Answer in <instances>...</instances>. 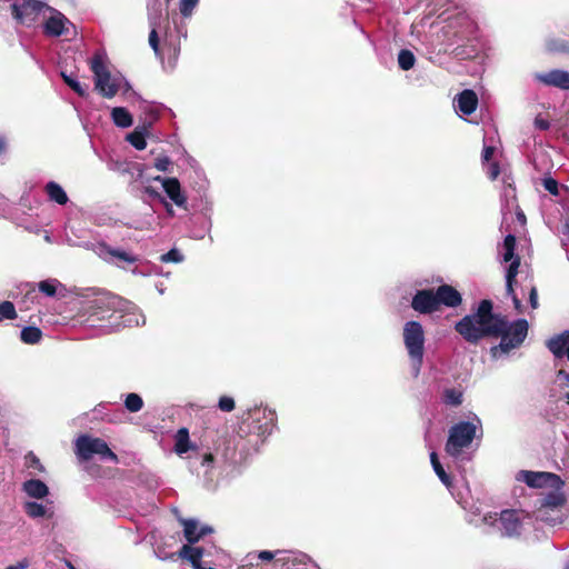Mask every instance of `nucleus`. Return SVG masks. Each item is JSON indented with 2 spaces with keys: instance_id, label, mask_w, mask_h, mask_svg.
<instances>
[{
  "instance_id": "1",
  "label": "nucleus",
  "mask_w": 569,
  "mask_h": 569,
  "mask_svg": "<svg viewBox=\"0 0 569 569\" xmlns=\"http://www.w3.org/2000/svg\"><path fill=\"white\" fill-rule=\"evenodd\" d=\"M503 317L492 312V302L482 300L477 310L455 325V330L469 343H478L486 337H499L503 330Z\"/></svg>"
},
{
  "instance_id": "2",
  "label": "nucleus",
  "mask_w": 569,
  "mask_h": 569,
  "mask_svg": "<svg viewBox=\"0 0 569 569\" xmlns=\"http://www.w3.org/2000/svg\"><path fill=\"white\" fill-rule=\"evenodd\" d=\"M482 437V422L477 415H473L469 421H460L449 429L446 442V452L458 458L465 448H468L473 439Z\"/></svg>"
},
{
  "instance_id": "3",
  "label": "nucleus",
  "mask_w": 569,
  "mask_h": 569,
  "mask_svg": "<svg viewBox=\"0 0 569 569\" xmlns=\"http://www.w3.org/2000/svg\"><path fill=\"white\" fill-rule=\"evenodd\" d=\"M403 343L411 361L413 376L420 372L425 355V330L420 322L411 320L405 323L402 331Z\"/></svg>"
},
{
  "instance_id": "4",
  "label": "nucleus",
  "mask_w": 569,
  "mask_h": 569,
  "mask_svg": "<svg viewBox=\"0 0 569 569\" xmlns=\"http://www.w3.org/2000/svg\"><path fill=\"white\" fill-rule=\"evenodd\" d=\"M503 330L499 335L500 343L490 349L491 356L498 359L501 355L508 353L512 349L518 348L527 337L528 322L525 319H518L509 323L503 317Z\"/></svg>"
},
{
  "instance_id": "5",
  "label": "nucleus",
  "mask_w": 569,
  "mask_h": 569,
  "mask_svg": "<svg viewBox=\"0 0 569 569\" xmlns=\"http://www.w3.org/2000/svg\"><path fill=\"white\" fill-rule=\"evenodd\" d=\"M565 496L559 491H551L539 500V506L535 511V518L550 526L559 525L563 521Z\"/></svg>"
},
{
  "instance_id": "6",
  "label": "nucleus",
  "mask_w": 569,
  "mask_h": 569,
  "mask_svg": "<svg viewBox=\"0 0 569 569\" xmlns=\"http://www.w3.org/2000/svg\"><path fill=\"white\" fill-rule=\"evenodd\" d=\"M242 421L239 426L238 433L244 437L249 433H256L263 436L270 433L273 428V413L269 412L264 408L249 409L242 415Z\"/></svg>"
},
{
  "instance_id": "7",
  "label": "nucleus",
  "mask_w": 569,
  "mask_h": 569,
  "mask_svg": "<svg viewBox=\"0 0 569 569\" xmlns=\"http://www.w3.org/2000/svg\"><path fill=\"white\" fill-rule=\"evenodd\" d=\"M76 455L81 461L90 460L94 455L101 459H109L118 463V456L109 448L108 443L101 438H93L88 435H81L76 440Z\"/></svg>"
},
{
  "instance_id": "8",
  "label": "nucleus",
  "mask_w": 569,
  "mask_h": 569,
  "mask_svg": "<svg viewBox=\"0 0 569 569\" xmlns=\"http://www.w3.org/2000/svg\"><path fill=\"white\" fill-rule=\"evenodd\" d=\"M90 69L94 76V87L104 98H112L119 91V84L111 78L100 53H94L90 61Z\"/></svg>"
},
{
  "instance_id": "9",
  "label": "nucleus",
  "mask_w": 569,
  "mask_h": 569,
  "mask_svg": "<svg viewBox=\"0 0 569 569\" xmlns=\"http://www.w3.org/2000/svg\"><path fill=\"white\" fill-rule=\"evenodd\" d=\"M516 237L513 234L506 236L501 246L502 262H510L506 270V290L512 293V283L518 274L520 258L515 253Z\"/></svg>"
},
{
  "instance_id": "10",
  "label": "nucleus",
  "mask_w": 569,
  "mask_h": 569,
  "mask_svg": "<svg viewBox=\"0 0 569 569\" xmlns=\"http://www.w3.org/2000/svg\"><path fill=\"white\" fill-rule=\"evenodd\" d=\"M525 518L526 516L523 511L506 509L500 512L495 527L499 525L498 529L500 530L501 536L516 538L522 532Z\"/></svg>"
},
{
  "instance_id": "11",
  "label": "nucleus",
  "mask_w": 569,
  "mask_h": 569,
  "mask_svg": "<svg viewBox=\"0 0 569 569\" xmlns=\"http://www.w3.org/2000/svg\"><path fill=\"white\" fill-rule=\"evenodd\" d=\"M46 8V3L39 0H23L21 4H11V13L13 19L21 24L33 23L41 11Z\"/></svg>"
},
{
  "instance_id": "12",
  "label": "nucleus",
  "mask_w": 569,
  "mask_h": 569,
  "mask_svg": "<svg viewBox=\"0 0 569 569\" xmlns=\"http://www.w3.org/2000/svg\"><path fill=\"white\" fill-rule=\"evenodd\" d=\"M518 481L527 483L531 488L556 487L562 485L560 478L549 472L519 471L516 476Z\"/></svg>"
},
{
  "instance_id": "13",
  "label": "nucleus",
  "mask_w": 569,
  "mask_h": 569,
  "mask_svg": "<svg viewBox=\"0 0 569 569\" xmlns=\"http://www.w3.org/2000/svg\"><path fill=\"white\" fill-rule=\"evenodd\" d=\"M411 308L420 315H430L438 311V300L432 289L418 290L411 300Z\"/></svg>"
},
{
  "instance_id": "14",
  "label": "nucleus",
  "mask_w": 569,
  "mask_h": 569,
  "mask_svg": "<svg viewBox=\"0 0 569 569\" xmlns=\"http://www.w3.org/2000/svg\"><path fill=\"white\" fill-rule=\"evenodd\" d=\"M533 79L549 87H555L561 90L569 89V71L553 69L547 72H537Z\"/></svg>"
},
{
  "instance_id": "15",
  "label": "nucleus",
  "mask_w": 569,
  "mask_h": 569,
  "mask_svg": "<svg viewBox=\"0 0 569 569\" xmlns=\"http://www.w3.org/2000/svg\"><path fill=\"white\" fill-rule=\"evenodd\" d=\"M467 510V521L477 527V528H485V527H495L498 521V515L488 512V513H481L480 509L478 507L471 506L469 509L467 507H463Z\"/></svg>"
},
{
  "instance_id": "16",
  "label": "nucleus",
  "mask_w": 569,
  "mask_h": 569,
  "mask_svg": "<svg viewBox=\"0 0 569 569\" xmlns=\"http://www.w3.org/2000/svg\"><path fill=\"white\" fill-rule=\"evenodd\" d=\"M436 300H438V309L443 305L449 308H456L461 305V295L449 284H441L435 291Z\"/></svg>"
},
{
  "instance_id": "17",
  "label": "nucleus",
  "mask_w": 569,
  "mask_h": 569,
  "mask_svg": "<svg viewBox=\"0 0 569 569\" xmlns=\"http://www.w3.org/2000/svg\"><path fill=\"white\" fill-rule=\"evenodd\" d=\"M156 180L162 182V187L167 196L174 202V204L178 207H183L186 204L187 199L181 192V186L177 178L157 177Z\"/></svg>"
},
{
  "instance_id": "18",
  "label": "nucleus",
  "mask_w": 569,
  "mask_h": 569,
  "mask_svg": "<svg viewBox=\"0 0 569 569\" xmlns=\"http://www.w3.org/2000/svg\"><path fill=\"white\" fill-rule=\"evenodd\" d=\"M455 103L458 112L469 116L478 106V97L472 90L466 89L457 96Z\"/></svg>"
},
{
  "instance_id": "19",
  "label": "nucleus",
  "mask_w": 569,
  "mask_h": 569,
  "mask_svg": "<svg viewBox=\"0 0 569 569\" xmlns=\"http://www.w3.org/2000/svg\"><path fill=\"white\" fill-rule=\"evenodd\" d=\"M66 23L69 20L59 11L50 17L44 23V33L50 37H60L66 33Z\"/></svg>"
},
{
  "instance_id": "20",
  "label": "nucleus",
  "mask_w": 569,
  "mask_h": 569,
  "mask_svg": "<svg viewBox=\"0 0 569 569\" xmlns=\"http://www.w3.org/2000/svg\"><path fill=\"white\" fill-rule=\"evenodd\" d=\"M569 346V330L563 331L550 338L547 342L548 349L553 353L555 357L561 358L565 356V351Z\"/></svg>"
},
{
  "instance_id": "21",
  "label": "nucleus",
  "mask_w": 569,
  "mask_h": 569,
  "mask_svg": "<svg viewBox=\"0 0 569 569\" xmlns=\"http://www.w3.org/2000/svg\"><path fill=\"white\" fill-rule=\"evenodd\" d=\"M23 490L29 497L36 499H42L49 493L48 486L39 479L27 480L23 483Z\"/></svg>"
},
{
  "instance_id": "22",
  "label": "nucleus",
  "mask_w": 569,
  "mask_h": 569,
  "mask_svg": "<svg viewBox=\"0 0 569 569\" xmlns=\"http://www.w3.org/2000/svg\"><path fill=\"white\" fill-rule=\"evenodd\" d=\"M44 190H46L49 199L51 201L57 202L58 204L63 206L69 201V198H68L66 191L63 190V188L54 181L48 182L44 187Z\"/></svg>"
},
{
  "instance_id": "23",
  "label": "nucleus",
  "mask_w": 569,
  "mask_h": 569,
  "mask_svg": "<svg viewBox=\"0 0 569 569\" xmlns=\"http://www.w3.org/2000/svg\"><path fill=\"white\" fill-rule=\"evenodd\" d=\"M111 118L119 128H129L133 123L131 113L124 107H114L111 110Z\"/></svg>"
},
{
  "instance_id": "24",
  "label": "nucleus",
  "mask_w": 569,
  "mask_h": 569,
  "mask_svg": "<svg viewBox=\"0 0 569 569\" xmlns=\"http://www.w3.org/2000/svg\"><path fill=\"white\" fill-rule=\"evenodd\" d=\"M183 526V535L188 543L193 545L201 539L199 533L198 522L193 519H181Z\"/></svg>"
},
{
  "instance_id": "25",
  "label": "nucleus",
  "mask_w": 569,
  "mask_h": 569,
  "mask_svg": "<svg viewBox=\"0 0 569 569\" xmlns=\"http://www.w3.org/2000/svg\"><path fill=\"white\" fill-rule=\"evenodd\" d=\"M284 553L283 551L277 550V551H269V550H262L259 551L256 557L258 560L261 561H273V567L276 568H282L289 562L288 557H278L279 555Z\"/></svg>"
},
{
  "instance_id": "26",
  "label": "nucleus",
  "mask_w": 569,
  "mask_h": 569,
  "mask_svg": "<svg viewBox=\"0 0 569 569\" xmlns=\"http://www.w3.org/2000/svg\"><path fill=\"white\" fill-rule=\"evenodd\" d=\"M192 448L189 431L187 428H181L176 433L174 450L178 455L188 452Z\"/></svg>"
},
{
  "instance_id": "27",
  "label": "nucleus",
  "mask_w": 569,
  "mask_h": 569,
  "mask_svg": "<svg viewBox=\"0 0 569 569\" xmlns=\"http://www.w3.org/2000/svg\"><path fill=\"white\" fill-rule=\"evenodd\" d=\"M61 77H62L64 83L68 87H70L79 97L84 98L88 96L89 86L87 83L82 84L72 74H68L64 71L61 72Z\"/></svg>"
},
{
  "instance_id": "28",
  "label": "nucleus",
  "mask_w": 569,
  "mask_h": 569,
  "mask_svg": "<svg viewBox=\"0 0 569 569\" xmlns=\"http://www.w3.org/2000/svg\"><path fill=\"white\" fill-rule=\"evenodd\" d=\"M20 339L27 345H36L42 339V331L38 327L28 326L21 330Z\"/></svg>"
},
{
  "instance_id": "29",
  "label": "nucleus",
  "mask_w": 569,
  "mask_h": 569,
  "mask_svg": "<svg viewBox=\"0 0 569 569\" xmlns=\"http://www.w3.org/2000/svg\"><path fill=\"white\" fill-rule=\"evenodd\" d=\"M23 508H24L26 513L30 518H40V517L51 518L53 515L52 512L48 515L47 508L42 503H39L36 501H27L24 503Z\"/></svg>"
},
{
  "instance_id": "30",
  "label": "nucleus",
  "mask_w": 569,
  "mask_h": 569,
  "mask_svg": "<svg viewBox=\"0 0 569 569\" xmlns=\"http://www.w3.org/2000/svg\"><path fill=\"white\" fill-rule=\"evenodd\" d=\"M430 462H431V466L433 468V471L436 472V475L438 476V478L441 480V482L448 488L450 489L451 487V480H450V477L449 475L446 472V470L443 469L442 465L440 463L439 459H438V455L432 451L430 453Z\"/></svg>"
},
{
  "instance_id": "31",
  "label": "nucleus",
  "mask_w": 569,
  "mask_h": 569,
  "mask_svg": "<svg viewBox=\"0 0 569 569\" xmlns=\"http://www.w3.org/2000/svg\"><path fill=\"white\" fill-rule=\"evenodd\" d=\"M463 393L460 389L457 388H447L442 393V401L447 406L458 407L462 403Z\"/></svg>"
},
{
  "instance_id": "32",
  "label": "nucleus",
  "mask_w": 569,
  "mask_h": 569,
  "mask_svg": "<svg viewBox=\"0 0 569 569\" xmlns=\"http://www.w3.org/2000/svg\"><path fill=\"white\" fill-rule=\"evenodd\" d=\"M397 61L399 68L407 71L413 68L416 63V57L412 51L402 49L398 53Z\"/></svg>"
},
{
  "instance_id": "33",
  "label": "nucleus",
  "mask_w": 569,
  "mask_h": 569,
  "mask_svg": "<svg viewBox=\"0 0 569 569\" xmlns=\"http://www.w3.org/2000/svg\"><path fill=\"white\" fill-rule=\"evenodd\" d=\"M127 141L137 150H144L147 147L146 137L140 132V130H133L128 133Z\"/></svg>"
},
{
  "instance_id": "34",
  "label": "nucleus",
  "mask_w": 569,
  "mask_h": 569,
  "mask_svg": "<svg viewBox=\"0 0 569 569\" xmlns=\"http://www.w3.org/2000/svg\"><path fill=\"white\" fill-rule=\"evenodd\" d=\"M126 409L130 412H138L143 407V400L138 393H129L124 400Z\"/></svg>"
},
{
  "instance_id": "35",
  "label": "nucleus",
  "mask_w": 569,
  "mask_h": 569,
  "mask_svg": "<svg viewBox=\"0 0 569 569\" xmlns=\"http://www.w3.org/2000/svg\"><path fill=\"white\" fill-rule=\"evenodd\" d=\"M106 252L111 257L117 258L127 263H134L138 260L137 257L121 249H113L111 247H107Z\"/></svg>"
},
{
  "instance_id": "36",
  "label": "nucleus",
  "mask_w": 569,
  "mask_h": 569,
  "mask_svg": "<svg viewBox=\"0 0 569 569\" xmlns=\"http://www.w3.org/2000/svg\"><path fill=\"white\" fill-rule=\"evenodd\" d=\"M17 318L14 305L11 301L0 303V321L2 319L13 320Z\"/></svg>"
},
{
  "instance_id": "37",
  "label": "nucleus",
  "mask_w": 569,
  "mask_h": 569,
  "mask_svg": "<svg viewBox=\"0 0 569 569\" xmlns=\"http://www.w3.org/2000/svg\"><path fill=\"white\" fill-rule=\"evenodd\" d=\"M26 466L29 469H34L38 472H44V467L41 463L40 459L32 452H28L24 457Z\"/></svg>"
},
{
  "instance_id": "38",
  "label": "nucleus",
  "mask_w": 569,
  "mask_h": 569,
  "mask_svg": "<svg viewBox=\"0 0 569 569\" xmlns=\"http://www.w3.org/2000/svg\"><path fill=\"white\" fill-rule=\"evenodd\" d=\"M182 260H183L182 253L178 249H176V248H172L167 253H163L160 257V261L163 262V263H170V262L179 263Z\"/></svg>"
},
{
  "instance_id": "39",
  "label": "nucleus",
  "mask_w": 569,
  "mask_h": 569,
  "mask_svg": "<svg viewBox=\"0 0 569 569\" xmlns=\"http://www.w3.org/2000/svg\"><path fill=\"white\" fill-rule=\"evenodd\" d=\"M38 287H39V290L48 297H53L57 293L56 280L40 281Z\"/></svg>"
},
{
  "instance_id": "40",
  "label": "nucleus",
  "mask_w": 569,
  "mask_h": 569,
  "mask_svg": "<svg viewBox=\"0 0 569 569\" xmlns=\"http://www.w3.org/2000/svg\"><path fill=\"white\" fill-rule=\"evenodd\" d=\"M218 408L223 412H231L236 408L234 400L229 396L219 398Z\"/></svg>"
},
{
  "instance_id": "41",
  "label": "nucleus",
  "mask_w": 569,
  "mask_h": 569,
  "mask_svg": "<svg viewBox=\"0 0 569 569\" xmlns=\"http://www.w3.org/2000/svg\"><path fill=\"white\" fill-rule=\"evenodd\" d=\"M199 0H180V12L183 17H190Z\"/></svg>"
},
{
  "instance_id": "42",
  "label": "nucleus",
  "mask_w": 569,
  "mask_h": 569,
  "mask_svg": "<svg viewBox=\"0 0 569 569\" xmlns=\"http://www.w3.org/2000/svg\"><path fill=\"white\" fill-rule=\"evenodd\" d=\"M542 186L551 194H553V196L559 194V188L560 187H559V183H558V181L556 179H553L551 177L543 178Z\"/></svg>"
},
{
  "instance_id": "43",
  "label": "nucleus",
  "mask_w": 569,
  "mask_h": 569,
  "mask_svg": "<svg viewBox=\"0 0 569 569\" xmlns=\"http://www.w3.org/2000/svg\"><path fill=\"white\" fill-rule=\"evenodd\" d=\"M149 44L152 48V50L154 51V53L157 56H159L160 54V40H159V36H158L156 26H152V29L149 33Z\"/></svg>"
},
{
  "instance_id": "44",
  "label": "nucleus",
  "mask_w": 569,
  "mask_h": 569,
  "mask_svg": "<svg viewBox=\"0 0 569 569\" xmlns=\"http://www.w3.org/2000/svg\"><path fill=\"white\" fill-rule=\"evenodd\" d=\"M157 113H151V119L149 121H144L143 123L136 127L134 130H140L143 136L147 138L150 134L153 121L157 119Z\"/></svg>"
},
{
  "instance_id": "45",
  "label": "nucleus",
  "mask_w": 569,
  "mask_h": 569,
  "mask_svg": "<svg viewBox=\"0 0 569 569\" xmlns=\"http://www.w3.org/2000/svg\"><path fill=\"white\" fill-rule=\"evenodd\" d=\"M170 164H171V160L167 156L158 157L154 161V168L158 169L159 171H163V172L169 170Z\"/></svg>"
},
{
  "instance_id": "46",
  "label": "nucleus",
  "mask_w": 569,
  "mask_h": 569,
  "mask_svg": "<svg viewBox=\"0 0 569 569\" xmlns=\"http://www.w3.org/2000/svg\"><path fill=\"white\" fill-rule=\"evenodd\" d=\"M500 173V169H499V166L498 163L496 162H491L489 166H488V170H487V174L488 177L491 179V180H495L498 178Z\"/></svg>"
},
{
  "instance_id": "47",
  "label": "nucleus",
  "mask_w": 569,
  "mask_h": 569,
  "mask_svg": "<svg viewBox=\"0 0 569 569\" xmlns=\"http://www.w3.org/2000/svg\"><path fill=\"white\" fill-rule=\"evenodd\" d=\"M529 302H530V306L536 309L538 307V292H537V289L536 287H531L530 289V292H529Z\"/></svg>"
},
{
  "instance_id": "48",
  "label": "nucleus",
  "mask_w": 569,
  "mask_h": 569,
  "mask_svg": "<svg viewBox=\"0 0 569 569\" xmlns=\"http://www.w3.org/2000/svg\"><path fill=\"white\" fill-rule=\"evenodd\" d=\"M535 126L540 129V130H548L549 127H550V123L548 120L543 119V118H540V117H537L535 119Z\"/></svg>"
},
{
  "instance_id": "49",
  "label": "nucleus",
  "mask_w": 569,
  "mask_h": 569,
  "mask_svg": "<svg viewBox=\"0 0 569 569\" xmlns=\"http://www.w3.org/2000/svg\"><path fill=\"white\" fill-rule=\"evenodd\" d=\"M507 295L511 297L515 309L518 312H522V303H521L520 299L516 296L515 290L512 289V293H509L507 291Z\"/></svg>"
},
{
  "instance_id": "50",
  "label": "nucleus",
  "mask_w": 569,
  "mask_h": 569,
  "mask_svg": "<svg viewBox=\"0 0 569 569\" xmlns=\"http://www.w3.org/2000/svg\"><path fill=\"white\" fill-rule=\"evenodd\" d=\"M493 151H495L493 147H485L483 151H482V160L485 162L490 161V159L492 158Z\"/></svg>"
},
{
  "instance_id": "51",
  "label": "nucleus",
  "mask_w": 569,
  "mask_h": 569,
  "mask_svg": "<svg viewBox=\"0 0 569 569\" xmlns=\"http://www.w3.org/2000/svg\"><path fill=\"white\" fill-rule=\"evenodd\" d=\"M29 560L28 559H22L21 561H19L17 565H12V566H8L6 569H27L29 567Z\"/></svg>"
},
{
  "instance_id": "52",
  "label": "nucleus",
  "mask_w": 569,
  "mask_h": 569,
  "mask_svg": "<svg viewBox=\"0 0 569 569\" xmlns=\"http://www.w3.org/2000/svg\"><path fill=\"white\" fill-rule=\"evenodd\" d=\"M214 461V457L211 452H208L202 458V466L204 465H212Z\"/></svg>"
},
{
  "instance_id": "53",
  "label": "nucleus",
  "mask_w": 569,
  "mask_h": 569,
  "mask_svg": "<svg viewBox=\"0 0 569 569\" xmlns=\"http://www.w3.org/2000/svg\"><path fill=\"white\" fill-rule=\"evenodd\" d=\"M211 532H212V528L207 527V526L201 527L199 530V533H201V538Z\"/></svg>"
},
{
  "instance_id": "54",
  "label": "nucleus",
  "mask_w": 569,
  "mask_h": 569,
  "mask_svg": "<svg viewBox=\"0 0 569 569\" xmlns=\"http://www.w3.org/2000/svg\"><path fill=\"white\" fill-rule=\"evenodd\" d=\"M562 232L569 237V212L567 213Z\"/></svg>"
},
{
  "instance_id": "55",
  "label": "nucleus",
  "mask_w": 569,
  "mask_h": 569,
  "mask_svg": "<svg viewBox=\"0 0 569 569\" xmlns=\"http://www.w3.org/2000/svg\"><path fill=\"white\" fill-rule=\"evenodd\" d=\"M7 142L3 137L0 136V154H2L6 151Z\"/></svg>"
},
{
  "instance_id": "56",
  "label": "nucleus",
  "mask_w": 569,
  "mask_h": 569,
  "mask_svg": "<svg viewBox=\"0 0 569 569\" xmlns=\"http://www.w3.org/2000/svg\"><path fill=\"white\" fill-rule=\"evenodd\" d=\"M146 191H147L149 194H158V193L156 192V190H153L151 187H147V188H146Z\"/></svg>"
},
{
  "instance_id": "57",
  "label": "nucleus",
  "mask_w": 569,
  "mask_h": 569,
  "mask_svg": "<svg viewBox=\"0 0 569 569\" xmlns=\"http://www.w3.org/2000/svg\"><path fill=\"white\" fill-rule=\"evenodd\" d=\"M67 567L69 569H77L70 561H67Z\"/></svg>"
},
{
  "instance_id": "58",
  "label": "nucleus",
  "mask_w": 569,
  "mask_h": 569,
  "mask_svg": "<svg viewBox=\"0 0 569 569\" xmlns=\"http://www.w3.org/2000/svg\"><path fill=\"white\" fill-rule=\"evenodd\" d=\"M566 399H567V401L569 403V392L566 393Z\"/></svg>"
},
{
  "instance_id": "59",
  "label": "nucleus",
  "mask_w": 569,
  "mask_h": 569,
  "mask_svg": "<svg viewBox=\"0 0 569 569\" xmlns=\"http://www.w3.org/2000/svg\"><path fill=\"white\" fill-rule=\"evenodd\" d=\"M522 218H525V216H523V213H520L519 219H522Z\"/></svg>"
},
{
  "instance_id": "60",
  "label": "nucleus",
  "mask_w": 569,
  "mask_h": 569,
  "mask_svg": "<svg viewBox=\"0 0 569 569\" xmlns=\"http://www.w3.org/2000/svg\"><path fill=\"white\" fill-rule=\"evenodd\" d=\"M522 218H525V216H523V213H520L519 219H522Z\"/></svg>"
},
{
  "instance_id": "61",
  "label": "nucleus",
  "mask_w": 569,
  "mask_h": 569,
  "mask_svg": "<svg viewBox=\"0 0 569 569\" xmlns=\"http://www.w3.org/2000/svg\"><path fill=\"white\" fill-rule=\"evenodd\" d=\"M566 569H569V559H568V562L566 565Z\"/></svg>"
},
{
  "instance_id": "62",
  "label": "nucleus",
  "mask_w": 569,
  "mask_h": 569,
  "mask_svg": "<svg viewBox=\"0 0 569 569\" xmlns=\"http://www.w3.org/2000/svg\"><path fill=\"white\" fill-rule=\"evenodd\" d=\"M567 380H568V382H569V375L567 376Z\"/></svg>"
}]
</instances>
